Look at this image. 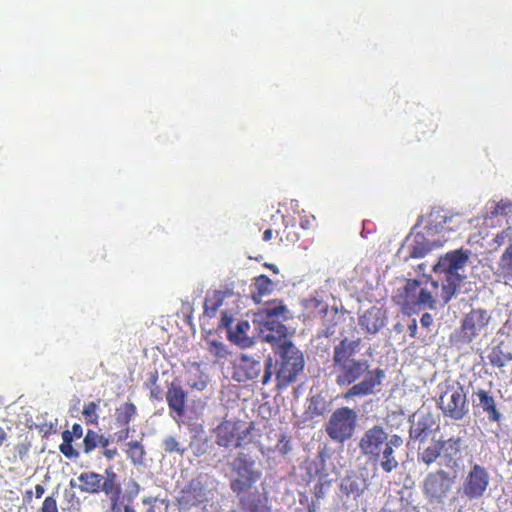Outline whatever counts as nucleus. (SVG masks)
I'll return each mask as SVG.
<instances>
[{"instance_id":"obj_1","label":"nucleus","mask_w":512,"mask_h":512,"mask_svg":"<svg viewBox=\"0 0 512 512\" xmlns=\"http://www.w3.org/2000/svg\"><path fill=\"white\" fill-rule=\"evenodd\" d=\"M361 339L343 338L333 349V364L336 384L348 387L342 397L345 401H355L380 390L385 379V371L381 368L370 370L368 360L355 359L360 350Z\"/></svg>"},{"instance_id":"obj_2","label":"nucleus","mask_w":512,"mask_h":512,"mask_svg":"<svg viewBox=\"0 0 512 512\" xmlns=\"http://www.w3.org/2000/svg\"><path fill=\"white\" fill-rule=\"evenodd\" d=\"M220 462L224 465L223 472L229 479L230 490L235 495L251 491L262 477L259 464L248 453L224 457Z\"/></svg>"},{"instance_id":"obj_3","label":"nucleus","mask_w":512,"mask_h":512,"mask_svg":"<svg viewBox=\"0 0 512 512\" xmlns=\"http://www.w3.org/2000/svg\"><path fill=\"white\" fill-rule=\"evenodd\" d=\"M456 484V474L442 468L427 473L422 481V492L427 503L433 507H443L449 499L455 505L458 497L450 495Z\"/></svg>"},{"instance_id":"obj_4","label":"nucleus","mask_w":512,"mask_h":512,"mask_svg":"<svg viewBox=\"0 0 512 512\" xmlns=\"http://www.w3.org/2000/svg\"><path fill=\"white\" fill-rule=\"evenodd\" d=\"M276 358L277 380L279 386H286L294 382L304 368L302 352L292 343L285 342L274 350Z\"/></svg>"},{"instance_id":"obj_5","label":"nucleus","mask_w":512,"mask_h":512,"mask_svg":"<svg viewBox=\"0 0 512 512\" xmlns=\"http://www.w3.org/2000/svg\"><path fill=\"white\" fill-rule=\"evenodd\" d=\"M357 421L358 415L354 409L337 408L325 423V432L332 441L342 444L353 437Z\"/></svg>"},{"instance_id":"obj_6","label":"nucleus","mask_w":512,"mask_h":512,"mask_svg":"<svg viewBox=\"0 0 512 512\" xmlns=\"http://www.w3.org/2000/svg\"><path fill=\"white\" fill-rule=\"evenodd\" d=\"M439 407L444 417L454 421L463 420L469 413V402L464 387L459 383L448 387L439 398Z\"/></svg>"},{"instance_id":"obj_7","label":"nucleus","mask_w":512,"mask_h":512,"mask_svg":"<svg viewBox=\"0 0 512 512\" xmlns=\"http://www.w3.org/2000/svg\"><path fill=\"white\" fill-rule=\"evenodd\" d=\"M489 483L490 475L487 469L474 463L463 476L457 494L466 497L468 500L479 499L485 494Z\"/></svg>"},{"instance_id":"obj_8","label":"nucleus","mask_w":512,"mask_h":512,"mask_svg":"<svg viewBox=\"0 0 512 512\" xmlns=\"http://www.w3.org/2000/svg\"><path fill=\"white\" fill-rule=\"evenodd\" d=\"M473 413L475 417L486 416L490 423H499L503 414L497 406L494 393L491 390L478 388L471 395Z\"/></svg>"},{"instance_id":"obj_9","label":"nucleus","mask_w":512,"mask_h":512,"mask_svg":"<svg viewBox=\"0 0 512 512\" xmlns=\"http://www.w3.org/2000/svg\"><path fill=\"white\" fill-rule=\"evenodd\" d=\"M387 446L382 447L378 454L374 455L369 461L380 467V469L390 474L399 468L404 440L398 434H393L389 439Z\"/></svg>"},{"instance_id":"obj_10","label":"nucleus","mask_w":512,"mask_h":512,"mask_svg":"<svg viewBox=\"0 0 512 512\" xmlns=\"http://www.w3.org/2000/svg\"><path fill=\"white\" fill-rule=\"evenodd\" d=\"M391 436L393 434H390L382 425H373L363 432L358 448L361 454L370 460L382 447L389 444Z\"/></svg>"},{"instance_id":"obj_11","label":"nucleus","mask_w":512,"mask_h":512,"mask_svg":"<svg viewBox=\"0 0 512 512\" xmlns=\"http://www.w3.org/2000/svg\"><path fill=\"white\" fill-rule=\"evenodd\" d=\"M411 440L424 443L435 431L436 420L432 413L419 409L409 417Z\"/></svg>"},{"instance_id":"obj_12","label":"nucleus","mask_w":512,"mask_h":512,"mask_svg":"<svg viewBox=\"0 0 512 512\" xmlns=\"http://www.w3.org/2000/svg\"><path fill=\"white\" fill-rule=\"evenodd\" d=\"M471 252L465 249L449 251L441 256L433 265V271L444 273L445 276H462L459 271L463 270L469 261Z\"/></svg>"},{"instance_id":"obj_13","label":"nucleus","mask_w":512,"mask_h":512,"mask_svg":"<svg viewBox=\"0 0 512 512\" xmlns=\"http://www.w3.org/2000/svg\"><path fill=\"white\" fill-rule=\"evenodd\" d=\"M491 320L484 309H472L461 321V338L463 342H472Z\"/></svg>"},{"instance_id":"obj_14","label":"nucleus","mask_w":512,"mask_h":512,"mask_svg":"<svg viewBox=\"0 0 512 512\" xmlns=\"http://www.w3.org/2000/svg\"><path fill=\"white\" fill-rule=\"evenodd\" d=\"M317 313L321 316L322 326L318 332L319 337L330 338L335 335L336 326L344 320V313L338 307L324 302L317 303Z\"/></svg>"},{"instance_id":"obj_15","label":"nucleus","mask_w":512,"mask_h":512,"mask_svg":"<svg viewBox=\"0 0 512 512\" xmlns=\"http://www.w3.org/2000/svg\"><path fill=\"white\" fill-rule=\"evenodd\" d=\"M210 477L200 473L182 489V500L188 505H197L207 500Z\"/></svg>"},{"instance_id":"obj_16","label":"nucleus","mask_w":512,"mask_h":512,"mask_svg":"<svg viewBox=\"0 0 512 512\" xmlns=\"http://www.w3.org/2000/svg\"><path fill=\"white\" fill-rule=\"evenodd\" d=\"M262 323L261 337L263 341L270 343L273 350L285 342H291L287 339L288 329L280 320L260 321Z\"/></svg>"},{"instance_id":"obj_17","label":"nucleus","mask_w":512,"mask_h":512,"mask_svg":"<svg viewBox=\"0 0 512 512\" xmlns=\"http://www.w3.org/2000/svg\"><path fill=\"white\" fill-rule=\"evenodd\" d=\"M236 496L238 506L242 512H271L270 507L267 505V500L261 497L257 489Z\"/></svg>"},{"instance_id":"obj_18","label":"nucleus","mask_w":512,"mask_h":512,"mask_svg":"<svg viewBox=\"0 0 512 512\" xmlns=\"http://www.w3.org/2000/svg\"><path fill=\"white\" fill-rule=\"evenodd\" d=\"M368 484L367 480L363 473H359L356 471H350L347 475L341 480L340 490L347 497H352L356 499L367 489Z\"/></svg>"},{"instance_id":"obj_19","label":"nucleus","mask_w":512,"mask_h":512,"mask_svg":"<svg viewBox=\"0 0 512 512\" xmlns=\"http://www.w3.org/2000/svg\"><path fill=\"white\" fill-rule=\"evenodd\" d=\"M188 393L178 384L171 383L166 392V401L170 409V414L174 413L177 417L185 414Z\"/></svg>"},{"instance_id":"obj_20","label":"nucleus","mask_w":512,"mask_h":512,"mask_svg":"<svg viewBox=\"0 0 512 512\" xmlns=\"http://www.w3.org/2000/svg\"><path fill=\"white\" fill-rule=\"evenodd\" d=\"M385 320V312L373 306L359 317V326L370 334H376L384 326Z\"/></svg>"},{"instance_id":"obj_21","label":"nucleus","mask_w":512,"mask_h":512,"mask_svg":"<svg viewBox=\"0 0 512 512\" xmlns=\"http://www.w3.org/2000/svg\"><path fill=\"white\" fill-rule=\"evenodd\" d=\"M259 321L280 320L287 321L293 318L292 313L282 301H273L262 308L257 314Z\"/></svg>"},{"instance_id":"obj_22","label":"nucleus","mask_w":512,"mask_h":512,"mask_svg":"<svg viewBox=\"0 0 512 512\" xmlns=\"http://www.w3.org/2000/svg\"><path fill=\"white\" fill-rule=\"evenodd\" d=\"M444 447V442L440 440H433L427 447L418 448L417 460L426 466H430L441 457V452Z\"/></svg>"},{"instance_id":"obj_23","label":"nucleus","mask_w":512,"mask_h":512,"mask_svg":"<svg viewBox=\"0 0 512 512\" xmlns=\"http://www.w3.org/2000/svg\"><path fill=\"white\" fill-rule=\"evenodd\" d=\"M249 328L250 324L247 320L239 321L235 328L229 329L228 339L241 348L251 347L253 345V340L246 334Z\"/></svg>"},{"instance_id":"obj_24","label":"nucleus","mask_w":512,"mask_h":512,"mask_svg":"<svg viewBox=\"0 0 512 512\" xmlns=\"http://www.w3.org/2000/svg\"><path fill=\"white\" fill-rule=\"evenodd\" d=\"M79 490L88 494L100 493L99 482L103 480V475L96 472H83L78 477Z\"/></svg>"},{"instance_id":"obj_25","label":"nucleus","mask_w":512,"mask_h":512,"mask_svg":"<svg viewBox=\"0 0 512 512\" xmlns=\"http://www.w3.org/2000/svg\"><path fill=\"white\" fill-rule=\"evenodd\" d=\"M433 248V244L429 242L422 234H416L407 245V258H423Z\"/></svg>"},{"instance_id":"obj_26","label":"nucleus","mask_w":512,"mask_h":512,"mask_svg":"<svg viewBox=\"0 0 512 512\" xmlns=\"http://www.w3.org/2000/svg\"><path fill=\"white\" fill-rule=\"evenodd\" d=\"M465 279V276H445V283L442 285L441 298L447 304L454 296L457 289Z\"/></svg>"},{"instance_id":"obj_27","label":"nucleus","mask_w":512,"mask_h":512,"mask_svg":"<svg viewBox=\"0 0 512 512\" xmlns=\"http://www.w3.org/2000/svg\"><path fill=\"white\" fill-rule=\"evenodd\" d=\"M415 298L416 299H414L411 306L417 307L419 310H433L436 308V300L432 296L431 292L426 288H421Z\"/></svg>"},{"instance_id":"obj_28","label":"nucleus","mask_w":512,"mask_h":512,"mask_svg":"<svg viewBox=\"0 0 512 512\" xmlns=\"http://www.w3.org/2000/svg\"><path fill=\"white\" fill-rule=\"evenodd\" d=\"M512 214V200L510 199H501L499 202H492L490 207H487L488 218H493L496 216H508Z\"/></svg>"},{"instance_id":"obj_29","label":"nucleus","mask_w":512,"mask_h":512,"mask_svg":"<svg viewBox=\"0 0 512 512\" xmlns=\"http://www.w3.org/2000/svg\"><path fill=\"white\" fill-rule=\"evenodd\" d=\"M331 403L321 395L312 396L308 406V411L315 416H324L330 412Z\"/></svg>"},{"instance_id":"obj_30","label":"nucleus","mask_w":512,"mask_h":512,"mask_svg":"<svg viewBox=\"0 0 512 512\" xmlns=\"http://www.w3.org/2000/svg\"><path fill=\"white\" fill-rule=\"evenodd\" d=\"M421 288V281L417 279L408 280L403 287V297L405 304L411 305L414 299H416L415 297Z\"/></svg>"},{"instance_id":"obj_31","label":"nucleus","mask_w":512,"mask_h":512,"mask_svg":"<svg viewBox=\"0 0 512 512\" xmlns=\"http://www.w3.org/2000/svg\"><path fill=\"white\" fill-rule=\"evenodd\" d=\"M162 449L169 454H178L183 456L187 450L174 436H167L161 442Z\"/></svg>"},{"instance_id":"obj_32","label":"nucleus","mask_w":512,"mask_h":512,"mask_svg":"<svg viewBox=\"0 0 512 512\" xmlns=\"http://www.w3.org/2000/svg\"><path fill=\"white\" fill-rule=\"evenodd\" d=\"M490 363L498 368H502L508 361H512L511 353H504L499 346L494 347L488 356Z\"/></svg>"},{"instance_id":"obj_33","label":"nucleus","mask_w":512,"mask_h":512,"mask_svg":"<svg viewBox=\"0 0 512 512\" xmlns=\"http://www.w3.org/2000/svg\"><path fill=\"white\" fill-rule=\"evenodd\" d=\"M189 447L195 456L200 457L208 452V439L206 436L194 435Z\"/></svg>"},{"instance_id":"obj_34","label":"nucleus","mask_w":512,"mask_h":512,"mask_svg":"<svg viewBox=\"0 0 512 512\" xmlns=\"http://www.w3.org/2000/svg\"><path fill=\"white\" fill-rule=\"evenodd\" d=\"M128 446H129L128 454H129V457H130L131 461L133 462V464H135V465L142 464L144 461V455H145L144 447L138 441L130 442V443H128Z\"/></svg>"},{"instance_id":"obj_35","label":"nucleus","mask_w":512,"mask_h":512,"mask_svg":"<svg viewBox=\"0 0 512 512\" xmlns=\"http://www.w3.org/2000/svg\"><path fill=\"white\" fill-rule=\"evenodd\" d=\"M254 287L258 296L268 295L273 291V283L266 275H259L254 279Z\"/></svg>"},{"instance_id":"obj_36","label":"nucleus","mask_w":512,"mask_h":512,"mask_svg":"<svg viewBox=\"0 0 512 512\" xmlns=\"http://www.w3.org/2000/svg\"><path fill=\"white\" fill-rule=\"evenodd\" d=\"M100 484V492L103 491L106 495L111 497V500L114 501L120 494V488L115 483V480H111V478H104L99 482Z\"/></svg>"},{"instance_id":"obj_37","label":"nucleus","mask_w":512,"mask_h":512,"mask_svg":"<svg viewBox=\"0 0 512 512\" xmlns=\"http://www.w3.org/2000/svg\"><path fill=\"white\" fill-rule=\"evenodd\" d=\"M136 413V407L132 403H126L118 409L117 421L123 425H127Z\"/></svg>"},{"instance_id":"obj_38","label":"nucleus","mask_w":512,"mask_h":512,"mask_svg":"<svg viewBox=\"0 0 512 512\" xmlns=\"http://www.w3.org/2000/svg\"><path fill=\"white\" fill-rule=\"evenodd\" d=\"M100 435L93 430H88L83 440V451L89 454L99 444Z\"/></svg>"},{"instance_id":"obj_39","label":"nucleus","mask_w":512,"mask_h":512,"mask_svg":"<svg viewBox=\"0 0 512 512\" xmlns=\"http://www.w3.org/2000/svg\"><path fill=\"white\" fill-rule=\"evenodd\" d=\"M217 445L225 448H238L241 446V438H235L234 435L218 433L216 439Z\"/></svg>"},{"instance_id":"obj_40","label":"nucleus","mask_w":512,"mask_h":512,"mask_svg":"<svg viewBox=\"0 0 512 512\" xmlns=\"http://www.w3.org/2000/svg\"><path fill=\"white\" fill-rule=\"evenodd\" d=\"M246 376L250 380H254L260 376L262 365L259 360L250 361L249 364L244 365Z\"/></svg>"},{"instance_id":"obj_41","label":"nucleus","mask_w":512,"mask_h":512,"mask_svg":"<svg viewBox=\"0 0 512 512\" xmlns=\"http://www.w3.org/2000/svg\"><path fill=\"white\" fill-rule=\"evenodd\" d=\"M98 408L97 403L90 402L84 406L83 415L88 419L90 423H96L98 416L96 414V410Z\"/></svg>"},{"instance_id":"obj_42","label":"nucleus","mask_w":512,"mask_h":512,"mask_svg":"<svg viewBox=\"0 0 512 512\" xmlns=\"http://www.w3.org/2000/svg\"><path fill=\"white\" fill-rule=\"evenodd\" d=\"M216 295H218V299L216 302H214L212 305L208 304V300L204 303V313L208 317H214L216 315L217 310L222 305V297H220V292H215Z\"/></svg>"},{"instance_id":"obj_43","label":"nucleus","mask_w":512,"mask_h":512,"mask_svg":"<svg viewBox=\"0 0 512 512\" xmlns=\"http://www.w3.org/2000/svg\"><path fill=\"white\" fill-rule=\"evenodd\" d=\"M276 450L281 455H287L291 452L292 448H291L290 440L285 435H281V437L278 440V443L276 445Z\"/></svg>"},{"instance_id":"obj_44","label":"nucleus","mask_w":512,"mask_h":512,"mask_svg":"<svg viewBox=\"0 0 512 512\" xmlns=\"http://www.w3.org/2000/svg\"><path fill=\"white\" fill-rule=\"evenodd\" d=\"M59 450L68 459H75L79 456V452L73 447L72 444H60Z\"/></svg>"},{"instance_id":"obj_45","label":"nucleus","mask_w":512,"mask_h":512,"mask_svg":"<svg viewBox=\"0 0 512 512\" xmlns=\"http://www.w3.org/2000/svg\"><path fill=\"white\" fill-rule=\"evenodd\" d=\"M42 512H58L57 502L53 496H48L45 498L42 508Z\"/></svg>"},{"instance_id":"obj_46","label":"nucleus","mask_w":512,"mask_h":512,"mask_svg":"<svg viewBox=\"0 0 512 512\" xmlns=\"http://www.w3.org/2000/svg\"><path fill=\"white\" fill-rule=\"evenodd\" d=\"M221 326L227 329V332L229 329H232L231 325L233 323V317L228 314L227 311H222L221 313Z\"/></svg>"},{"instance_id":"obj_47","label":"nucleus","mask_w":512,"mask_h":512,"mask_svg":"<svg viewBox=\"0 0 512 512\" xmlns=\"http://www.w3.org/2000/svg\"><path fill=\"white\" fill-rule=\"evenodd\" d=\"M420 323L424 328H429L433 323V316L430 313H424L421 316Z\"/></svg>"},{"instance_id":"obj_48","label":"nucleus","mask_w":512,"mask_h":512,"mask_svg":"<svg viewBox=\"0 0 512 512\" xmlns=\"http://www.w3.org/2000/svg\"><path fill=\"white\" fill-rule=\"evenodd\" d=\"M418 330L417 321L416 319H411L408 324V331L411 337H416Z\"/></svg>"},{"instance_id":"obj_49","label":"nucleus","mask_w":512,"mask_h":512,"mask_svg":"<svg viewBox=\"0 0 512 512\" xmlns=\"http://www.w3.org/2000/svg\"><path fill=\"white\" fill-rule=\"evenodd\" d=\"M71 432H72L73 436L77 439H79L83 436V428L78 423L73 424Z\"/></svg>"},{"instance_id":"obj_50","label":"nucleus","mask_w":512,"mask_h":512,"mask_svg":"<svg viewBox=\"0 0 512 512\" xmlns=\"http://www.w3.org/2000/svg\"><path fill=\"white\" fill-rule=\"evenodd\" d=\"M73 437L74 436L71 431H69V430L63 431L62 432V439H63L62 444H72Z\"/></svg>"},{"instance_id":"obj_51","label":"nucleus","mask_w":512,"mask_h":512,"mask_svg":"<svg viewBox=\"0 0 512 512\" xmlns=\"http://www.w3.org/2000/svg\"><path fill=\"white\" fill-rule=\"evenodd\" d=\"M118 454L117 449H105L103 455L108 459L112 460Z\"/></svg>"},{"instance_id":"obj_52","label":"nucleus","mask_w":512,"mask_h":512,"mask_svg":"<svg viewBox=\"0 0 512 512\" xmlns=\"http://www.w3.org/2000/svg\"><path fill=\"white\" fill-rule=\"evenodd\" d=\"M440 465H444L448 468H453L456 465V461L452 457L444 456V463H440Z\"/></svg>"},{"instance_id":"obj_53","label":"nucleus","mask_w":512,"mask_h":512,"mask_svg":"<svg viewBox=\"0 0 512 512\" xmlns=\"http://www.w3.org/2000/svg\"><path fill=\"white\" fill-rule=\"evenodd\" d=\"M160 394H161V392H160L159 387H155L151 390L150 397L153 399H160L161 398Z\"/></svg>"},{"instance_id":"obj_54","label":"nucleus","mask_w":512,"mask_h":512,"mask_svg":"<svg viewBox=\"0 0 512 512\" xmlns=\"http://www.w3.org/2000/svg\"><path fill=\"white\" fill-rule=\"evenodd\" d=\"M45 492V489L42 485L38 484L35 486V494L37 498H41Z\"/></svg>"},{"instance_id":"obj_55","label":"nucleus","mask_w":512,"mask_h":512,"mask_svg":"<svg viewBox=\"0 0 512 512\" xmlns=\"http://www.w3.org/2000/svg\"><path fill=\"white\" fill-rule=\"evenodd\" d=\"M110 440L108 438H105L104 436L100 435V440L98 446H101L103 448H107L109 446Z\"/></svg>"},{"instance_id":"obj_56","label":"nucleus","mask_w":512,"mask_h":512,"mask_svg":"<svg viewBox=\"0 0 512 512\" xmlns=\"http://www.w3.org/2000/svg\"><path fill=\"white\" fill-rule=\"evenodd\" d=\"M272 375H273V372L264 371V375L262 377V384L266 385L270 381Z\"/></svg>"},{"instance_id":"obj_57","label":"nucleus","mask_w":512,"mask_h":512,"mask_svg":"<svg viewBox=\"0 0 512 512\" xmlns=\"http://www.w3.org/2000/svg\"><path fill=\"white\" fill-rule=\"evenodd\" d=\"M265 370L264 371H269V372H273V360L271 357H269L266 361H265Z\"/></svg>"},{"instance_id":"obj_58","label":"nucleus","mask_w":512,"mask_h":512,"mask_svg":"<svg viewBox=\"0 0 512 512\" xmlns=\"http://www.w3.org/2000/svg\"><path fill=\"white\" fill-rule=\"evenodd\" d=\"M271 238H272V230L271 229L265 230L263 233V240L269 241Z\"/></svg>"},{"instance_id":"obj_59","label":"nucleus","mask_w":512,"mask_h":512,"mask_svg":"<svg viewBox=\"0 0 512 512\" xmlns=\"http://www.w3.org/2000/svg\"><path fill=\"white\" fill-rule=\"evenodd\" d=\"M505 238H506V236H505L503 233H502V234H498V235L495 237L494 241H495L498 245H501V244L504 242Z\"/></svg>"},{"instance_id":"obj_60","label":"nucleus","mask_w":512,"mask_h":512,"mask_svg":"<svg viewBox=\"0 0 512 512\" xmlns=\"http://www.w3.org/2000/svg\"><path fill=\"white\" fill-rule=\"evenodd\" d=\"M106 477L105 478H111V480L116 479V474L109 468L105 471Z\"/></svg>"},{"instance_id":"obj_61","label":"nucleus","mask_w":512,"mask_h":512,"mask_svg":"<svg viewBox=\"0 0 512 512\" xmlns=\"http://www.w3.org/2000/svg\"><path fill=\"white\" fill-rule=\"evenodd\" d=\"M254 360L255 359H251V357L246 354L241 355V361L244 363V365L249 364L250 361H254Z\"/></svg>"},{"instance_id":"obj_62","label":"nucleus","mask_w":512,"mask_h":512,"mask_svg":"<svg viewBox=\"0 0 512 512\" xmlns=\"http://www.w3.org/2000/svg\"><path fill=\"white\" fill-rule=\"evenodd\" d=\"M265 267L269 268L270 270H272L276 274L279 273V269H278V267L275 264L265 263Z\"/></svg>"},{"instance_id":"obj_63","label":"nucleus","mask_w":512,"mask_h":512,"mask_svg":"<svg viewBox=\"0 0 512 512\" xmlns=\"http://www.w3.org/2000/svg\"><path fill=\"white\" fill-rule=\"evenodd\" d=\"M393 330L397 333H401L404 330V326L401 323H396L393 326Z\"/></svg>"},{"instance_id":"obj_64","label":"nucleus","mask_w":512,"mask_h":512,"mask_svg":"<svg viewBox=\"0 0 512 512\" xmlns=\"http://www.w3.org/2000/svg\"><path fill=\"white\" fill-rule=\"evenodd\" d=\"M378 512H396L395 510L391 509L387 505L383 506L382 509H380Z\"/></svg>"}]
</instances>
